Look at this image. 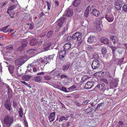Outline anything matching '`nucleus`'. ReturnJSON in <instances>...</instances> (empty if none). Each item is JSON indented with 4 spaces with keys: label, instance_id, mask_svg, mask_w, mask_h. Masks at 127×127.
I'll return each instance as SVG.
<instances>
[{
    "label": "nucleus",
    "instance_id": "1",
    "mask_svg": "<svg viewBox=\"0 0 127 127\" xmlns=\"http://www.w3.org/2000/svg\"><path fill=\"white\" fill-rule=\"evenodd\" d=\"M12 117L9 116H6L4 118V125L3 127H10L13 122Z\"/></svg>",
    "mask_w": 127,
    "mask_h": 127
},
{
    "label": "nucleus",
    "instance_id": "2",
    "mask_svg": "<svg viewBox=\"0 0 127 127\" xmlns=\"http://www.w3.org/2000/svg\"><path fill=\"white\" fill-rule=\"evenodd\" d=\"M100 62L97 59H95L92 64V67L93 69H97L99 68Z\"/></svg>",
    "mask_w": 127,
    "mask_h": 127
},
{
    "label": "nucleus",
    "instance_id": "3",
    "mask_svg": "<svg viewBox=\"0 0 127 127\" xmlns=\"http://www.w3.org/2000/svg\"><path fill=\"white\" fill-rule=\"evenodd\" d=\"M105 18L109 22H111L114 20V16L111 13H108L105 16Z\"/></svg>",
    "mask_w": 127,
    "mask_h": 127
},
{
    "label": "nucleus",
    "instance_id": "4",
    "mask_svg": "<svg viewBox=\"0 0 127 127\" xmlns=\"http://www.w3.org/2000/svg\"><path fill=\"white\" fill-rule=\"evenodd\" d=\"M83 85V88H84L86 89H90L93 87L94 86V83L93 82H87L86 84H83V83H82L81 84L80 86H81Z\"/></svg>",
    "mask_w": 127,
    "mask_h": 127
},
{
    "label": "nucleus",
    "instance_id": "5",
    "mask_svg": "<svg viewBox=\"0 0 127 127\" xmlns=\"http://www.w3.org/2000/svg\"><path fill=\"white\" fill-rule=\"evenodd\" d=\"M4 106L5 108L8 111L11 110L12 108L11 107V103L7 99L5 102Z\"/></svg>",
    "mask_w": 127,
    "mask_h": 127
},
{
    "label": "nucleus",
    "instance_id": "6",
    "mask_svg": "<svg viewBox=\"0 0 127 127\" xmlns=\"http://www.w3.org/2000/svg\"><path fill=\"white\" fill-rule=\"evenodd\" d=\"M118 83L117 80L111 81L109 83L110 88L111 89L116 88L118 85Z\"/></svg>",
    "mask_w": 127,
    "mask_h": 127
},
{
    "label": "nucleus",
    "instance_id": "7",
    "mask_svg": "<svg viewBox=\"0 0 127 127\" xmlns=\"http://www.w3.org/2000/svg\"><path fill=\"white\" fill-rule=\"evenodd\" d=\"M101 19H97L96 20V22L97 23V25L95 27V30L98 32H99L101 31V28L100 26V23L101 22Z\"/></svg>",
    "mask_w": 127,
    "mask_h": 127
},
{
    "label": "nucleus",
    "instance_id": "8",
    "mask_svg": "<svg viewBox=\"0 0 127 127\" xmlns=\"http://www.w3.org/2000/svg\"><path fill=\"white\" fill-rule=\"evenodd\" d=\"M97 87H98V88L102 93H103L106 89L105 85L102 83H100L98 84H97Z\"/></svg>",
    "mask_w": 127,
    "mask_h": 127
},
{
    "label": "nucleus",
    "instance_id": "9",
    "mask_svg": "<svg viewBox=\"0 0 127 127\" xmlns=\"http://www.w3.org/2000/svg\"><path fill=\"white\" fill-rule=\"evenodd\" d=\"M101 52L102 54L103 55V56L104 58H105L107 59L108 56V55L107 54H106L107 52V50L106 48L104 47H103L101 49Z\"/></svg>",
    "mask_w": 127,
    "mask_h": 127
},
{
    "label": "nucleus",
    "instance_id": "10",
    "mask_svg": "<svg viewBox=\"0 0 127 127\" xmlns=\"http://www.w3.org/2000/svg\"><path fill=\"white\" fill-rule=\"evenodd\" d=\"M73 14V12L72 10L70 8H67L64 14L66 17L71 16Z\"/></svg>",
    "mask_w": 127,
    "mask_h": 127
},
{
    "label": "nucleus",
    "instance_id": "11",
    "mask_svg": "<svg viewBox=\"0 0 127 127\" xmlns=\"http://www.w3.org/2000/svg\"><path fill=\"white\" fill-rule=\"evenodd\" d=\"M24 60L23 59H18L15 60V63L16 65L20 66L24 63Z\"/></svg>",
    "mask_w": 127,
    "mask_h": 127
},
{
    "label": "nucleus",
    "instance_id": "12",
    "mask_svg": "<svg viewBox=\"0 0 127 127\" xmlns=\"http://www.w3.org/2000/svg\"><path fill=\"white\" fill-rule=\"evenodd\" d=\"M85 56L84 55L81 56V61L80 62V67H84L85 66Z\"/></svg>",
    "mask_w": 127,
    "mask_h": 127
},
{
    "label": "nucleus",
    "instance_id": "13",
    "mask_svg": "<svg viewBox=\"0 0 127 127\" xmlns=\"http://www.w3.org/2000/svg\"><path fill=\"white\" fill-rule=\"evenodd\" d=\"M65 18H64L63 17H62L58 19L57 20V22H58V25L59 27H62V26L63 25L65 22Z\"/></svg>",
    "mask_w": 127,
    "mask_h": 127
},
{
    "label": "nucleus",
    "instance_id": "14",
    "mask_svg": "<svg viewBox=\"0 0 127 127\" xmlns=\"http://www.w3.org/2000/svg\"><path fill=\"white\" fill-rule=\"evenodd\" d=\"M56 114V112H55L51 113L50 115L48 117V119L50 121V122H51L53 121L55 119V117Z\"/></svg>",
    "mask_w": 127,
    "mask_h": 127
},
{
    "label": "nucleus",
    "instance_id": "15",
    "mask_svg": "<svg viewBox=\"0 0 127 127\" xmlns=\"http://www.w3.org/2000/svg\"><path fill=\"white\" fill-rule=\"evenodd\" d=\"M110 40L112 41L114 44L117 42L118 41L117 37L113 35H111L110 36Z\"/></svg>",
    "mask_w": 127,
    "mask_h": 127
},
{
    "label": "nucleus",
    "instance_id": "16",
    "mask_svg": "<svg viewBox=\"0 0 127 127\" xmlns=\"http://www.w3.org/2000/svg\"><path fill=\"white\" fill-rule=\"evenodd\" d=\"M66 54V52L64 50H61L59 52V58L60 59L62 60Z\"/></svg>",
    "mask_w": 127,
    "mask_h": 127
},
{
    "label": "nucleus",
    "instance_id": "17",
    "mask_svg": "<svg viewBox=\"0 0 127 127\" xmlns=\"http://www.w3.org/2000/svg\"><path fill=\"white\" fill-rule=\"evenodd\" d=\"M100 42L104 44H108L109 42L108 39L105 37H102L100 39Z\"/></svg>",
    "mask_w": 127,
    "mask_h": 127
},
{
    "label": "nucleus",
    "instance_id": "18",
    "mask_svg": "<svg viewBox=\"0 0 127 127\" xmlns=\"http://www.w3.org/2000/svg\"><path fill=\"white\" fill-rule=\"evenodd\" d=\"M71 43L70 42H68L65 44L64 46V49L66 50L67 51L69 50L71 47Z\"/></svg>",
    "mask_w": 127,
    "mask_h": 127
},
{
    "label": "nucleus",
    "instance_id": "19",
    "mask_svg": "<svg viewBox=\"0 0 127 127\" xmlns=\"http://www.w3.org/2000/svg\"><path fill=\"white\" fill-rule=\"evenodd\" d=\"M79 36V33L78 32H76L74 33L72 36V38L73 40H78Z\"/></svg>",
    "mask_w": 127,
    "mask_h": 127
},
{
    "label": "nucleus",
    "instance_id": "20",
    "mask_svg": "<svg viewBox=\"0 0 127 127\" xmlns=\"http://www.w3.org/2000/svg\"><path fill=\"white\" fill-rule=\"evenodd\" d=\"M70 66V64L68 62L67 64L64 65L62 67V69L63 71H66Z\"/></svg>",
    "mask_w": 127,
    "mask_h": 127
},
{
    "label": "nucleus",
    "instance_id": "21",
    "mask_svg": "<svg viewBox=\"0 0 127 127\" xmlns=\"http://www.w3.org/2000/svg\"><path fill=\"white\" fill-rule=\"evenodd\" d=\"M37 40L35 38H33L30 41V45H33L36 44L37 43Z\"/></svg>",
    "mask_w": 127,
    "mask_h": 127
},
{
    "label": "nucleus",
    "instance_id": "22",
    "mask_svg": "<svg viewBox=\"0 0 127 127\" xmlns=\"http://www.w3.org/2000/svg\"><path fill=\"white\" fill-rule=\"evenodd\" d=\"M94 16H98L100 14L99 12L97 9H94L91 13Z\"/></svg>",
    "mask_w": 127,
    "mask_h": 127
},
{
    "label": "nucleus",
    "instance_id": "23",
    "mask_svg": "<svg viewBox=\"0 0 127 127\" xmlns=\"http://www.w3.org/2000/svg\"><path fill=\"white\" fill-rule=\"evenodd\" d=\"M53 75L55 76H59L61 74L60 71L58 70H54L53 71Z\"/></svg>",
    "mask_w": 127,
    "mask_h": 127
},
{
    "label": "nucleus",
    "instance_id": "24",
    "mask_svg": "<svg viewBox=\"0 0 127 127\" xmlns=\"http://www.w3.org/2000/svg\"><path fill=\"white\" fill-rule=\"evenodd\" d=\"M7 93L8 95V97L9 99H11L13 95V92L11 89L8 90Z\"/></svg>",
    "mask_w": 127,
    "mask_h": 127
},
{
    "label": "nucleus",
    "instance_id": "25",
    "mask_svg": "<svg viewBox=\"0 0 127 127\" xmlns=\"http://www.w3.org/2000/svg\"><path fill=\"white\" fill-rule=\"evenodd\" d=\"M19 110L18 111V113L19 115V116L21 118H22L23 114V110L22 107H20L19 108Z\"/></svg>",
    "mask_w": 127,
    "mask_h": 127
},
{
    "label": "nucleus",
    "instance_id": "26",
    "mask_svg": "<svg viewBox=\"0 0 127 127\" xmlns=\"http://www.w3.org/2000/svg\"><path fill=\"white\" fill-rule=\"evenodd\" d=\"M90 7L89 6L87 8L85 12L84 16L86 18L88 17L89 13L90 12Z\"/></svg>",
    "mask_w": 127,
    "mask_h": 127
},
{
    "label": "nucleus",
    "instance_id": "27",
    "mask_svg": "<svg viewBox=\"0 0 127 127\" xmlns=\"http://www.w3.org/2000/svg\"><path fill=\"white\" fill-rule=\"evenodd\" d=\"M74 7H77L79 4V0H75L72 3Z\"/></svg>",
    "mask_w": 127,
    "mask_h": 127
},
{
    "label": "nucleus",
    "instance_id": "28",
    "mask_svg": "<svg viewBox=\"0 0 127 127\" xmlns=\"http://www.w3.org/2000/svg\"><path fill=\"white\" fill-rule=\"evenodd\" d=\"M22 47H26L27 45V42L26 40L24 39L21 42Z\"/></svg>",
    "mask_w": 127,
    "mask_h": 127
},
{
    "label": "nucleus",
    "instance_id": "29",
    "mask_svg": "<svg viewBox=\"0 0 127 127\" xmlns=\"http://www.w3.org/2000/svg\"><path fill=\"white\" fill-rule=\"evenodd\" d=\"M31 77V76L30 75H25L22 77V79L25 81H28Z\"/></svg>",
    "mask_w": 127,
    "mask_h": 127
},
{
    "label": "nucleus",
    "instance_id": "30",
    "mask_svg": "<svg viewBox=\"0 0 127 127\" xmlns=\"http://www.w3.org/2000/svg\"><path fill=\"white\" fill-rule=\"evenodd\" d=\"M9 26V25L1 29L0 30V31L2 32H4L5 33H6L7 32H9V30H7L6 31V30H7V28L8 26Z\"/></svg>",
    "mask_w": 127,
    "mask_h": 127
},
{
    "label": "nucleus",
    "instance_id": "31",
    "mask_svg": "<svg viewBox=\"0 0 127 127\" xmlns=\"http://www.w3.org/2000/svg\"><path fill=\"white\" fill-rule=\"evenodd\" d=\"M34 80L35 82H39L42 79V77L40 76H38L35 77L34 78Z\"/></svg>",
    "mask_w": 127,
    "mask_h": 127
},
{
    "label": "nucleus",
    "instance_id": "32",
    "mask_svg": "<svg viewBox=\"0 0 127 127\" xmlns=\"http://www.w3.org/2000/svg\"><path fill=\"white\" fill-rule=\"evenodd\" d=\"M16 7V6L15 5H13L11 7H9L8 9L7 13L8 14H9V11H10L11 10H13Z\"/></svg>",
    "mask_w": 127,
    "mask_h": 127
},
{
    "label": "nucleus",
    "instance_id": "33",
    "mask_svg": "<svg viewBox=\"0 0 127 127\" xmlns=\"http://www.w3.org/2000/svg\"><path fill=\"white\" fill-rule=\"evenodd\" d=\"M124 59V57H122L121 59L119 60L118 62V64L120 66L122 64H123L124 63H123Z\"/></svg>",
    "mask_w": 127,
    "mask_h": 127
},
{
    "label": "nucleus",
    "instance_id": "34",
    "mask_svg": "<svg viewBox=\"0 0 127 127\" xmlns=\"http://www.w3.org/2000/svg\"><path fill=\"white\" fill-rule=\"evenodd\" d=\"M6 50L8 52H10L12 51L13 49L12 46H7L6 48Z\"/></svg>",
    "mask_w": 127,
    "mask_h": 127
},
{
    "label": "nucleus",
    "instance_id": "35",
    "mask_svg": "<svg viewBox=\"0 0 127 127\" xmlns=\"http://www.w3.org/2000/svg\"><path fill=\"white\" fill-rule=\"evenodd\" d=\"M94 36H90L89 37L87 40V41L88 42L90 43L93 42L94 40Z\"/></svg>",
    "mask_w": 127,
    "mask_h": 127
},
{
    "label": "nucleus",
    "instance_id": "36",
    "mask_svg": "<svg viewBox=\"0 0 127 127\" xmlns=\"http://www.w3.org/2000/svg\"><path fill=\"white\" fill-rule=\"evenodd\" d=\"M110 47L112 50V54H113V55L114 54H115V51L116 50V47L113 46H110Z\"/></svg>",
    "mask_w": 127,
    "mask_h": 127
},
{
    "label": "nucleus",
    "instance_id": "37",
    "mask_svg": "<svg viewBox=\"0 0 127 127\" xmlns=\"http://www.w3.org/2000/svg\"><path fill=\"white\" fill-rule=\"evenodd\" d=\"M122 5V2L120 0H117L115 2V5Z\"/></svg>",
    "mask_w": 127,
    "mask_h": 127
},
{
    "label": "nucleus",
    "instance_id": "38",
    "mask_svg": "<svg viewBox=\"0 0 127 127\" xmlns=\"http://www.w3.org/2000/svg\"><path fill=\"white\" fill-rule=\"evenodd\" d=\"M122 5H115L114 6L116 10H121V8L122 7Z\"/></svg>",
    "mask_w": 127,
    "mask_h": 127
},
{
    "label": "nucleus",
    "instance_id": "39",
    "mask_svg": "<svg viewBox=\"0 0 127 127\" xmlns=\"http://www.w3.org/2000/svg\"><path fill=\"white\" fill-rule=\"evenodd\" d=\"M83 106H82V105H81L80 104V108H82V109L80 110V112L84 114H86L85 110H84V107H83Z\"/></svg>",
    "mask_w": 127,
    "mask_h": 127
},
{
    "label": "nucleus",
    "instance_id": "40",
    "mask_svg": "<svg viewBox=\"0 0 127 127\" xmlns=\"http://www.w3.org/2000/svg\"><path fill=\"white\" fill-rule=\"evenodd\" d=\"M8 69L10 72L11 73H12L14 71V67L12 66H10L9 67Z\"/></svg>",
    "mask_w": 127,
    "mask_h": 127
},
{
    "label": "nucleus",
    "instance_id": "41",
    "mask_svg": "<svg viewBox=\"0 0 127 127\" xmlns=\"http://www.w3.org/2000/svg\"><path fill=\"white\" fill-rule=\"evenodd\" d=\"M35 51L33 49H30L28 51L27 53L29 54H32L34 53Z\"/></svg>",
    "mask_w": 127,
    "mask_h": 127
},
{
    "label": "nucleus",
    "instance_id": "42",
    "mask_svg": "<svg viewBox=\"0 0 127 127\" xmlns=\"http://www.w3.org/2000/svg\"><path fill=\"white\" fill-rule=\"evenodd\" d=\"M33 65L32 64H29L27 66V69L29 71H31L32 70L31 68L33 66Z\"/></svg>",
    "mask_w": 127,
    "mask_h": 127
},
{
    "label": "nucleus",
    "instance_id": "43",
    "mask_svg": "<svg viewBox=\"0 0 127 127\" xmlns=\"http://www.w3.org/2000/svg\"><path fill=\"white\" fill-rule=\"evenodd\" d=\"M53 33V32L52 31H50L47 34V36L48 37H50L51 36Z\"/></svg>",
    "mask_w": 127,
    "mask_h": 127
},
{
    "label": "nucleus",
    "instance_id": "44",
    "mask_svg": "<svg viewBox=\"0 0 127 127\" xmlns=\"http://www.w3.org/2000/svg\"><path fill=\"white\" fill-rule=\"evenodd\" d=\"M95 5H93L91 6L90 9V10L91 13H92V12H93V10H94V9H95Z\"/></svg>",
    "mask_w": 127,
    "mask_h": 127
},
{
    "label": "nucleus",
    "instance_id": "45",
    "mask_svg": "<svg viewBox=\"0 0 127 127\" xmlns=\"http://www.w3.org/2000/svg\"><path fill=\"white\" fill-rule=\"evenodd\" d=\"M122 9L123 10H124L125 12H127V5H124L122 7Z\"/></svg>",
    "mask_w": 127,
    "mask_h": 127
},
{
    "label": "nucleus",
    "instance_id": "46",
    "mask_svg": "<svg viewBox=\"0 0 127 127\" xmlns=\"http://www.w3.org/2000/svg\"><path fill=\"white\" fill-rule=\"evenodd\" d=\"M51 78L49 76L46 75L44 77V79L47 80H49L51 79Z\"/></svg>",
    "mask_w": 127,
    "mask_h": 127
},
{
    "label": "nucleus",
    "instance_id": "47",
    "mask_svg": "<svg viewBox=\"0 0 127 127\" xmlns=\"http://www.w3.org/2000/svg\"><path fill=\"white\" fill-rule=\"evenodd\" d=\"M76 87L75 85H73L72 86L68 88V90H72L73 89H76Z\"/></svg>",
    "mask_w": 127,
    "mask_h": 127
},
{
    "label": "nucleus",
    "instance_id": "48",
    "mask_svg": "<svg viewBox=\"0 0 127 127\" xmlns=\"http://www.w3.org/2000/svg\"><path fill=\"white\" fill-rule=\"evenodd\" d=\"M17 102L16 101H13V105L14 108H16L17 106Z\"/></svg>",
    "mask_w": 127,
    "mask_h": 127
},
{
    "label": "nucleus",
    "instance_id": "49",
    "mask_svg": "<svg viewBox=\"0 0 127 127\" xmlns=\"http://www.w3.org/2000/svg\"><path fill=\"white\" fill-rule=\"evenodd\" d=\"M85 111L86 114H88L89 113L92 112L90 108H89L85 110Z\"/></svg>",
    "mask_w": 127,
    "mask_h": 127
},
{
    "label": "nucleus",
    "instance_id": "50",
    "mask_svg": "<svg viewBox=\"0 0 127 127\" xmlns=\"http://www.w3.org/2000/svg\"><path fill=\"white\" fill-rule=\"evenodd\" d=\"M47 9H48L50 10V7H51V3L49 1H47Z\"/></svg>",
    "mask_w": 127,
    "mask_h": 127
},
{
    "label": "nucleus",
    "instance_id": "51",
    "mask_svg": "<svg viewBox=\"0 0 127 127\" xmlns=\"http://www.w3.org/2000/svg\"><path fill=\"white\" fill-rule=\"evenodd\" d=\"M99 77H101L103 76L104 75V72H103L102 71H100L99 72Z\"/></svg>",
    "mask_w": 127,
    "mask_h": 127
},
{
    "label": "nucleus",
    "instance_id": "52",
    "mask_svg": "<svg viewBox=\"0 0 127 127\" xmlns=\"http://www.w3.org/2000/svg\"><path fill=\"white\" fill-rule=\"evenodd\" d=\"M61 88V90L66 92H68L67 91V89L66 88H65L63 87V86H62Z\"/></svg>",
    "mask_w": 127,
    "mask_h": 127
},
{
    "label": "nucleus",
    "instance_id": "53",
    "mask_svg": "<svg viewBox=\"0 0 127 127\" xmlns=\"http://www.w3.org/2000/svg\"><path fill=\"white\" fill-rule=\"evenodd\" d=\"M44 60H45V62H44V63H45L46 64H47V63H49V59H47V57H44Z\"/></svg>",
    "mask_w": 127,
    "mask_h": 127
},
{
    "label": "nucleus",
    "instance_id": "54",
    "mask_svg": "<svg viewBox=\"0 0 127 127\" xmlns=\"http://www.w3.org/2000/svg\"><path fill=\"white\" fill-rule=\"evenodd\" d=\"M102 103H101L98 104L97 105V107L96 108V109H99L100 106H102Z\"/></svg>",
    "mask_w": 127,
    "mask_h": 127
},
{
    "label": "nucleus",
    "instance_id": "55",
    "mask_svg": "<svg viewBox=\"0 0 127 127\" xmlns=\"http://www.w3.org/2000/svg\"><path fill=\"white\" fill-rule=\"evenodd\" d=\"M64 117L63 116H62L59 119V122H62L64 120Z\"/></svg>",
    "mask_w": 127,
    "mask_h": 127
},
{
    "label": "nucleus",
    "instance_id": "56",
    "mask_svg": "<svg viewBox=\"0 0 127 127\" xmlns=\"http://www.w3.org/2000/svg\"><path fill=\"white\" fill-rule=\"evenodd\" d=\"M54 55H53L49 56V57L48 58V59H49V60H53V58L54 56Z\"/></svg>",
    "mask_w": 127,
    "mask_h": 127
},
{
    "label": "nucleus",
    "instance_id": "57",
    "mask_svg": "<svg viewBox=\"0 0 127 127\" xmlns=\"http://www.w3.org/2000/svg\"><path fill=\"white\" fill-rule=\"evenodd\" d=\"M102 81L103 82H104L106 84H108V80L106 79H102Z\"/></svg>",
    "mask_w": 127,
    "mask_h": 127
},
{
    "label": "nucleus",
    "instance_id": "58",
    "mask_svg": "<svg viewBox=\"0 0 127 127\" xmlns=\"http://www.w3.org/2000/svg\"><path fill=\"white\" fill-rule=\"evenodd\" d=\"M54 86H55V87L57 89H59L61 90V88L62 87V86H60V85H54ZM55 87V86H54V87Z\"/></svg>",
    "mask_w": 127,
    "mask_h": 127
},
{
    "label": "nucleus",
    "instance_id": "59",
    "mask_svg": "<svg viewBox=\"0 0 127 127\" xmlns=\"http://www.w3.org/2000/svg\"><path fill=\"white\" fill-rule=\"evenodd\" d=\"M99 72H97L96 73H95L93 74V75L94 76H99Z\"/></svg>",
    "mask_w": 127,
    "mask_h": 127
},
{
    "label": "nucleus",
    "instance_id": "60",
    "mask_svg": "<svg viewBox=\"0 0 127 127\" xmlns=\"http://www.w3.org/2000/svg\"><path fill=\"white\" fill-rule=\"evenodd\" d=\"M55 5L57 7H58L59 5V2L58 0H55Z\"/></svg>",
    "mask_w": 127,
    "mask_h": 127
},
{
    "label": "nucleus",
    "instance_id": "61",
    "mask_svg": "<svg viewBox=\"0 0 127 127\" xmlns=\"http://www.w3.org/2000/svg\"><path fill=\"white\" fill-rule=\"evenodd\" d=\"M67 77V76L64 74H62L61 75V78H66Z\"/></svg>",
    "mask_w": 127,
    "mask_h": 127
},
{
    "label": "nucleus",
    "instance_id": "62",
    "mask_svg": "<svg viewBox=\"0 0 127 127\" xmlns=\"http://www.w3.org/2000/svg\"><path fill=\"white\" fill-rule=\"evenodd\" d=\"M118 124H120L121 125H122L124 124L123 123L121 120H119V121Z\"/></svg>",
    "mask_w": 127,
    "mask_h": 127
},
{
    "label": "nucleus",
    "instance_id": "63",
    "mask_svg": "<svg viewBox=\"0 0 127 127\" xmlns=\"http://www.w3.org/2000/svg\"><path fill=\"white\" fill-rule=\"evenodd\" d=\"M98 89H99L98 87H97V85L94 89V90L95 91H97Z\"/></svg>",
    "mask_w": 127,
    "mask_h": 127
},
{
    "label": "nucleus",
    "instance_id": "64",
    "mask_svg": "<svg viewBox=\"0 0 127 127\" xmlns=\"http://www.w3.org/2000/svg\"><path fill=\"white\" fill-rule=\"evenodd\" d=\"M90 109L91 111L92 112L93 111L95 108V107H94L93 106H92L90 107Z\"/></svg>",
    "mask_w": 127,
    "mask_h": 127
}]
</instances>
